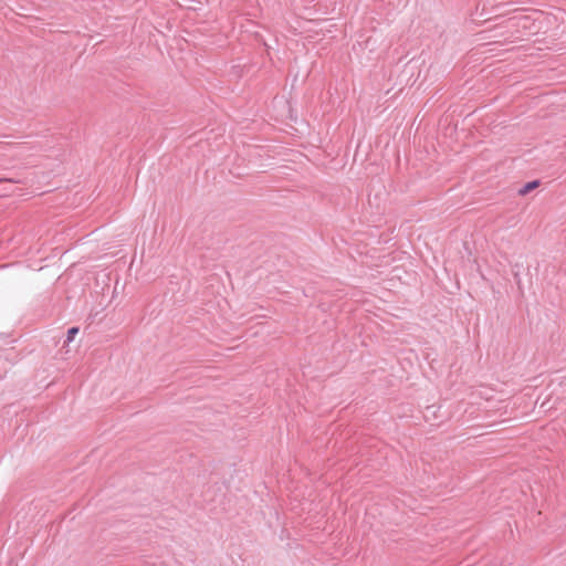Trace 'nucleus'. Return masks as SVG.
Returning <instances> with one entry per match:
<instances>
[{
  "mask_svg": "<svg viewBox=\"0 0 566 566\" xmlns=\"http://www.w3.org/2000/svg\"><path fill=\"white\" fill-rule=\"evenodd\" d=\"M539 186V182L537 180H534V181H530L527 184H525L520 190H518V195L520 196H526L527 193H530L531 191H533L534 189H536L537 187Z\"/></svg>",
  "mask_w": 566,
  "mask_h": 566,
  "instance_id": "f257e3e1",
  "label": "nucleus"
},
{
  "mask_svg": "<svg viewBox=\"0 0 566 566\" xmlns=\"http://www.w3.org/2000/svg\"><path fill=\"white\" fill-rule=\"evenodd\" d=\"M78 333V328L77 327H72L71 329H69V333H67V340L69 342H72L74 336Z\"/></svg>",
  "mask_w": 566,
  "mask_h": 566,
  "instance_id": "f03ea898",
  "label": "nucleus"
}]
</instances>
